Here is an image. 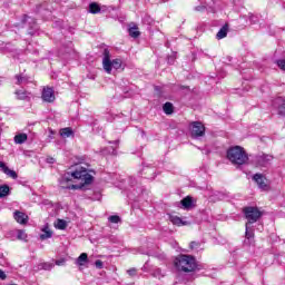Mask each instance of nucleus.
Here are the masks:
<instances>
[{"mask_svg":"<svg viewBox=\"0 0 285 285\" xmlns=\"http://www.w3.org/2000/svg\"><path fill=\"white\" fill-rule=\"evenodd\" d=\"M70 177L73 179H79V185H70L68 187L62 186V188H68L69 190H81L86 186H90L92 184V175L88 173V169H86L81 165H75L72 166L69 171L62 177L65 181H70Z\"/></svg>","mask_w":285,"mask_h":285,"instance_id":"f257e3e1","label":"nucleus"},{"mask_svg":"<svg viewBox=\"0 0 285 285\" xmlns=\"http://www.w3.org/2000/svg\"><path fill=\"white\" fill-rule=\"evenodd\" d=\"M174 265L181 273H195L197 271V261L194 256L186 254L178 255L174 261Z\"/></svg>","mask_w":285,"mask_h":285,"instance_id":"f03ea898","label":"nucleus"},{"mask_svg":"<svg viewBox=\"0 0 285 285\" xmlns=\"http://www.w3.org/2000/svg\"><path fill=\"white\" fill-rule=\"evenodd\" d=\"M227 159L235 166H244L248 161V154L240 146H235L227 150Z\"/></svg>","mask_w":285,"mask_h":285,"instance_id":"7ed1b4c3","label":"nucleus"},{"mask_svg":"<svg viewBox=\"0 0 285 285\" xmlns=\"http://www.w3.org/2000/svg\"><path fill=\"white\" fill-rule=\"evenodd\" d=\"M102 67L105 72H107V75H112V68L114 70H119V68H121V59L116 58L114 60H110V50L105 49L104 58H102Z\"/></svg>","mask_w":285,"mask_h":285,"instance_id":"20e7f679","label":"nucleus"},{"mask_svg":"<svg viewBox=\"0 0 285 285\" xmlns=\"http://www.w3.org/2000/svg\"><path fill=\"white\" fill-rule=\"evenodd\" d=\"M243 213L245 215V219L248 222L247 225L255 224L259 220V217H262V212L257 207H245Z\"/></svg>","mask_w":285,"mask_h":285,"instance_id":"39448f33","label":"nucleus"},{"mask_svg":"<svg viewBox=\"0 0 285 285\" xmlns=\"http://www.w3.org/2000/svg\"><path fill=\"white\" fill-rule=\"evenodd\" d=\"M191 137H204L206 134V127L199 121L191 122L190 125Z\"/></svg>","mask_w":285,"mask_h":285,"instance_id":"423d86ee","label":"nucleus"},{"mask_svg":"<svg viewBox=\"0 0 285 285\" xmlns=\"http://www.w3.org/2000/svg\"><path fill=\"white\" fill-rule=\"evenodd\" d=\"M274 157L271 155L262 154L256 156L255 163L261 168H266V166H269L271 161H273Z\"/></svg>","mask_w":285,"mask_h":285,"instance_id":"0eeeda50","label":"nucleus"},{"mask_svg":"<svg viewBox=\"0 0 285 285\" xmlns=\"http://www.w3.org/2000/svg\"><path fill=\"white\" fill-rule=\"evenodd\" d=\"M42 101H46L47 104H52L55 101V90L50 87H46L42 90Z\"/></svg>","mask_w":285,"mask_h":285,"instance_id":"6e6552de","label":"nucleus"},{"mask_svg":"<svg viewBox=\"0 0 285 285\" xmlns=\"http://www.w3.org/2000/svg\"><path fill=\"white\" fill-rule=\"evenodd\" d=\"M254 181H256L258 188H261L262 190H266V188L268 187V185L266 184V178H264V175L262 174H256L253 177Z\"/></svg>","mask_w":285,"mask_h":285,"instance_id":"1a4fd4ad","label":"nucleus"},{"mask_svg":"<svg viewBox=\"0 0 285 285\" xmlns=\"http://www.w3.org/2000/svg\"><path fill=\"white\" fill-rule=\"evenodd\" d=\"M13 219H16L18 224H22V225L28 224V215H26V213L20 210H16L13 213Z\"/></svg>","mask_w":285,"mask_h":285,"instance_id":"9d476101","label":"nucleus"},{"mask_svg":"<svg viewBox=\"0 0 285 285\" xmlns=\"http://www.w3.org/2000/svg\"><path fill=\"white\" fill-rule=\"evenodd\" d=\"M0 169L2 170V173H4V175L11 177V179H17V177H19V175H17V171L8 168V166H6V163L3 161H0Z\"/></svg>","mask_w":285,"mask_h":285,"instance_id":"9b49d317","label":"nucleus"},{"mask_svg":"<svg viewBox=\"0 0 285 285\" xmlns=\"http://www.w3.org/2000/svg\"><path fill=\"white\" fill-rule=\"evenodd\" d=\"M29 21L30 29L28 30L29 35H35V30H37V21L28 16H23L22 23Z\"/></svg>","mask_w":285,"mask_h":285,"instance_id":"f8f14e48","label":"nucleus"},{"mask_svg":"<svg viewBox=\"0 0 285 285\" xmlns=\"http://www.w3.org/2000/svg\"><path fill=\"white\" fill-rule=\"evenodd\" d=\"M14 95L17 96V99H20L22 101L30 99V92L24 89L16 90Z\"/></svg>","mask_w":285,"mask_h":285,"instance_id":"ddd939ff","label":"nucleus"},{"mask_svg":"<svg viewBox=\"0 0 285 285\" xmlns=\"http://www.w3.org/2000/svg\"><path fill=\"white\" fill-rule=\"evenodd\" d=\"M276 104L278 105V115H282V117H285V98L284 97H278L276 99Z\"/></svg>","mask_w":285,"mask_h":285,"instance_id":"4468645a","label":"nucleus"},{"mask_svg":"<svg viewBox=\"0 0 285 285\" xmlns=\"http://www.w3.org/2000/svg\"><path fill=\"white\" fill-rule=\"evenodd\" d=\"M35 273H39V271H52V264L50 263H40L33 267Z\"/></svg>","mask_w":285,"mask_h":285,"instance_id":"2eb2a0df","label":"nucleus"},{"mask_svg":"<svg viewBox=\"0 0 285 285\" xmlns=\"http://www.w3.org/2000/svg\"><path fill=\"white\" fill-rule=\"evenodd\" d=\"M228 36V24L223 26L216 35V39H225Z\"/></svg>","mask_w":285,"mask_h":285,"instance_id":"dca6fc26","label":"nucleus"},{"mask_svg":"<svg viewBox=\"0 0 285 285\" xmlns=\"http://www.w3.org/2000/svg\"><path fill=\"white\" fill-rule=\"evenodd\" d=\"M89 12L91 14H99V12H101V7H99L97 2H91L89 4Z\"/></svg>","mask_w":285,"mask_h":285,"instance_id":"f3484780","label":"nucleus"},{"mask_svg":"<svg viewBox=\"0 0 285 285\" xmlns=\"http://www.w3.org/2000/svg\"><path fill=\"white\" fill-rule=\"evenodd\" d=\"M8 195H10V186L1 185L0 186V199H3V197H8Z\"/></svg>","mask_w":285,"mask_h":285,"instance_id":"a211bd4d","label":"nucleus"},{"mask_svg":"<svg viewBox=\"0 0 285 285\" xmlns=\"http://www.w3.org/2000/svg\"><path fill=\"white\" fill-rule=\"evenodd\" d=\"M163 110H164L165 115H173V112H175V107L173 106L171 102H166L163 106Z\"/></svg>","mask_w":285,"mask_h":285,"instance_id":"6ab92c4d","label":"nucleus"},{"mask_svg":"<svg viewBox=\"0 0 285 285\" xmlns=\"http://www.w3.org/2000/svg\"><path fill=\"white\" fill-rule=\"evenodd\" d=\"M28 141V135L26 134H18L14 136L16 144H26Z\"/></svg>","mask_w":285,"mask_h":285,"instance_id":"aec40b11","label":"nucleus"},{"mask_svg":"<svg viewBox=\"0 0 285 285\" xmlns=\"http://www.w3.org/2000/svg\"><path fill=\"white\" fill-rule=\"evenodd\" d=\"M128 32H129V37H132V39H137L139 37V35H141V32H139V28H137V26L130 27L128 29Z\"/></svg>","mask_w":285,"mask_h":285,"instance_id":"412c9836","label":"nucleus"},{"mask_svg":"<svg viewBox=\"0 0 285 285\" xmlns=\"http://www.w3.org/2000/svg\"><path fill=\"white\" fill-rule=\"evenodd\" d=\"M52 237V230L48 226L42 229V234L40 235V239H50Z\"/></svg>","mask_w":285,"mask_h":285,"instance_id":"4be33fe9","label":"nucleus"},{"mask_svg":"<svg viewBox=\"0 0 285 285\" xmlns=\"http://www.w3.org/2000/svg\"><path fill=\"white\" fill-rule=\"evenodd\" d=\"M72 135H73V131L70 127L60 129V136L63 137L65 139L68 137H72Z\"/></svg>","mask_w":285,"mask_h":285,"instance_id":"5701e85b","label":"nucleus"},{"mask_svg":"<svg viewBox=\"0 0 285 285\" xmlns=\"http://www.w3.org/2000/svg\"><path fill=\"white\" fill-rule=\"evenodd\" d=\"M181 206L185 208H190L193 206V197L187 196L180 202Z\"/></svg>","mask_w":285,"mask_h":285,"instance_id":"b1692460","label":"nucleus"},{"mask_svg":"<svg viewBox=\"0 0 285 285\" xmlns=\"http://www.w3.org/2000/svg\"><path fill=\"white\" fill-rule=\"evenodd\" d=\"M56 228H58V230H66V228H68V223L63 219H58L56 223Z\"/></svg>","mask_w":285,"mask_h":285,"instance_id":"393cba45","label":"nucleus"},{"mask_svg":"<svg viewBox=\"0 0 285 285\" xmlns=\"http://www.w3.org/2000/svg\"><path fill=\"white\" fill-rule=\"evenodd\" d=\"M85 262H88V254L82 253V254H80V256L78 257L77 264H78V266H83V263H85Z\"/></svg>","mask_w":285,"mask_h":285,"instance_id":"a878e982","label":"nucleus"},{"mask_svg":"<svg viewBox=\"0 0 285 285\" xmlns=\"http://www.w3.org/2000/svg\"><path fill=\"white\" fill-rule=\"evenodd\" d=\"M16 79L18 86H21V83H28V78L23 75H17Z\"/></svg>","mask_w":285,"mask_h":285,"instance_id":"bb28decb","label":"nucleus"},{"mask_svg":"<svg viewBox=\"0 0 285 285\" xmlns=\"http://www.w3.org/2000/svg\"><path fill=\"white\" fill-rule=\"evenodd\" d=\"M28 235L23 229H20L17 232V239H21L22 242H26Z\"/></svg>","mask_w":285,"mask_h":285,"instance_id":"cd10ccee","label":"nucleus"},{"mask_svg":"<svg viewBox=\"0 0 285 285\" xmlns=\"http://www.w3.org/2000/svg\"><path fill=\"white\" fill-rule=\"evenodd\" d=\"M171 224H174L175 226H184V220H181V218L174 216L171 217Z\"/></svg>","mask_w":285,"mask_h":285,"instance_id":"c85d7f7f","label":"nucleus"},{"mask_svg":"<svg viewBox=\"0 0 285 285\" xmlns=\"http://www.w3.org/2000/svg\"><path fill=\"white\" fill-rule=\"evenodd\" d=\"M108 220L111 223V224H119L121 223V217L117 216V215H112V216H109Z\"/></svg>","mask_w":285,"mask_h":285,"instance_id":"c756f323","label":"nucleus"},{"mask_svg":"<svg viewBox=\"0 0 285 285\" xmlns=\"http://www.w3.org/2000/svg\"><path fill=\"white\" fill-rule=\"evenodd\" d=\"M142 170L145 174L150 173L153 175V176H149L148 179H155V168L147 167V168H144Z\"/></svg>","mask_w":285,"mask_h":285,"instance_id":"7c9ffc66","label":"nucleus"},{"mask_svg":"<svg viewBox=\"0 0 285 285\" xmlns=\"http://www.w3.org/2000/svg\"><path fill=\"white\" fill-rule=\"evenodd\" d=\"M276 63L281 70H285V59L277 60Z\"/></svg>","mask_w":285,"mask_h":285,"instance_id":"2f4dec72","label":"nucleus"},{"mask_svg":"<svg viewBox=\"0 0 285 285\" xmlns=\"http://www.w3.org/2000/svg\"><path fill=\"white\" fill-rule=\"evenodd\" d=\"M245 237H246L247 239H250V237H253V232H249V230H248V224H246Z\"/></svg>","mask_w":285,"mask_h":285,"instance_id":"473e14b6","label":"nucleus"},{"mask_svg":"<svg viewBox=\"0 0 285 285\" xmlns=\"http://www.w3.org/2000/svg\"><path fill=\"white\" fill-rule=\"evenodd\" d=\"M95 266H96V268L101 269V268H104V262H101V259H97L95 262Z\"/></svg>","mask_w":285,"mask_h":285,"instance_id":"72a5a7b5","label":"nucleus"},{"mask_svg":"<svg viewBox=\"0 0 285 285\" xmlns=\"http://www.w3.org/2000/svg\"><path fill=\"white\" fill-rule=\"evenodd\" d=\"M127 273L130 277H135V275H137V268H130L127 271Z\"/></svg>","mask_w":285,"mask_h":285,"instance_id":"f704fd0d","label":"nucleus"},{"mask_svg":"<svg viewBox=\"0 0 285 285\" xmlns=\"http://www.w3.org/2000/svg\"><path fill=\"white\" fill-rule=\"evenodd\" d=\"M0 279L3 282L6 279H8V275H6V272H3L2 269H0Z\"/></svg>","mask_w":285,"mask_h":285,"instance_id":"c9c22d12","label":"nucleus"},{"mask_svg":"<svg viewBox=\"0 0 285 285\" xmlns=\"http://www.w3.org/2000/svg\"><path fill=\"white\" fill-rule=\"evenodd\" d=\"M129 184H130V186H136L137 179L135 177H129Z\"/></svg>","mask_w":285,"mask_h":285,"instance_id":"e433bc0d","label":"nucleus"},{"mask_svg":"<svg viewBox=\"0 0 285 285\" xmlns=\"http://www.w3.org/2000/svg\"><path fill=\"white\" fill-rule=\"evenodd\" d=\"M63 264H66V259H58V261H56V265L57 266H63Z\"/></svg>","mask_w":285,"mask_h":285,"instance_id":"4c0bfd02","label":"nucleus"},{"mask_svg":"<svg viewBox=\"0 0 285 285\" xmlns=\"http://www.w3.org/2000/svg\"><path fill=\"white\" fill-rule=\"evenodd\" d=\"M47 164H55V158L48 157L47 158Z\"/></svg>","mask_w":285,"mask_h":285,"instance_id":"58836bf2","label":"nucleus"},{"mask_svg":"<svg viewBox=\"0 0 285 285\" xmlns=\"http://www.w3.org/2000/svg\"><path fill=\"white\" fill-rule=\"evenodd\" d=\"M195 10H196L197 12H202V10H204V7L198 6V7L195 8Z\"/></svg>","mask_w":285,"mask_h":285,"instance_id":"ea45409f","label":"nucleus"},{"mask_svg":"<svg viewBox=\"0 0 285 285\" xmlns=\"http://www.w3.org/2000/svg\"><path fill=\"white\" fill-rule=\"evenodd\" d=\"M168 63H175V58L174 57H168Z\"/></svg>","mask_w":285,"mask_h":285,"instance_id":"a19ab883","label":"nucleus"},{"mask_svg":"<svg viewBox=\"0 0 285 285\" xmlns=\"http://www.w3.org/2000/svg\"><path fill=\"white\" fill-rule=\"evenodd\" d=\"M196 246H197V243H196V242H191V243H190V248H196Z\"/></svg>","mask_w":285,"mask_h":285,"instance_id":"79ce46f5","label":"nucleus"},{"mask_svg":"<svg viewBox=\"0 0 285 285\" xmlns=\"http://www.w3.org/2000/svg\"><path fill=\"white\" fill-rule=\"evenodd\" d=\"M114 144H116V145L119 144V140L114 141Z\"/></svg>","mask_w":285,"mask_h":285,"instance_id":"37998d69","label":"nucleus"},{"mask_svg":"<svg viewBox=\"0 0 285 285\" xmlns=\"http://www.w3.org/2000/svg\"><path fill=\"white\" fill-rule=\"evenodd\" d=\"M166 1H168V0H163V3H166Z\"/></svg>","mask_w":285,"mask_h":285,"instance_id":"c03bdc74","label":"nucleus"}]
</instances>
